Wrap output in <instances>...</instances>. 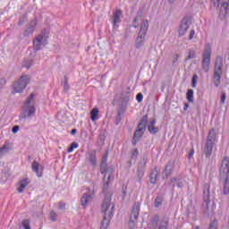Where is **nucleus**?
Wrapping results in <instances>:
<instances>
[{
  "mask_svg": "<svg viewBox=\"0 0 229 229\" xmlns=\"http://www.w3.org/2000/svg\"><path fill=\"white\" fill-rule=\"evenodd\" d=\"M145 38H146V36L138 34V37H137L136 42H135L136 49H140V47L144 46Z\"/></svg>",
  "mask_w": 229,
  "mask_h": 229,
  "instance_id": "20",
  "label": "nucleus"
},
{
  "mask_svg": "<svg viewBox=\"0 0 229 229\" xmlns=\"http://www.w3.org/2000/svg\"><path fill=\"white\" fill-rule=\"evenodd\" d=\"M195 55H196V52H194V50H190L189 55L186 57V60H192V58H194Z\"/></svg>",
  "mask_w": 229,
  "mask_h": 229,
  "instance_id": "41",
  "label": "nucleus"
},
{
  "mask_svg": "<svg viewBox=\"0 0 229 229\" xmlns=\"http://www.w3.org/2000/svg\"><path fill=\"white\" fill-rule=\"evenodd\" d=\"M208 229H217V221L211 222Z\"/></svg>",
  "mask_w": 229,
  "mask_h": 229,
  "instance_id": "47",
  "label": "nucleus"
},
{
  "mask_svg": "<svg viewBox=\"0 0 229 229\" xmlns=\"http://www.w3.org/2000/svg\"><path fill=\"white\" fill-rule=\"evenodd\" d=\"M124 112H126V107L122 106L118 109V118L121 119V115H123V114H124Z\"/></svg>",
  "mask_w": 229,
  "mask_h": 229,
  "instance_id": "42",
  "label": "nucleus"
},
{
  "mask_svg": "<svg viewBox=\"0 0 229 229\" xmlns=\"http://www.w3.org/2000/svg\"><path fill=\"white\" fill-rule=\"evenodd\" d=\"M91 114V121H97L98 115H99V109L98 108H93L90 112Z\"/></svg>",
  "mask_w": 229,
  "mask_h": 229,
  "instance_id": "30",
  "label": "nucleus"
},
{
  "mask_svg": "<svg viewBox=\"0 0 229 229\" xmlns=\"http://www.w3.org/2000/svg\"><path fill=\"white\" fill-rule=\"evenodd\" d=\"M192 157H194V149H193V148H192V149L191 150V152L189 153L188 158L191 159V158H192Z\"/></svg>",
  "mask_w": 229,
  "mask_h": 229,
  "instance_id": "56",
  "label": "nucleus"
},
{
  "mask_svg": "<svg viewBox=\"0 0 229 229\" xmlns=\"http://www.w3.org/2000/svg\"><path fill=\"white\" fill-rule=\"evenodd\" d=\"M37 26V21L33 20L30 21L23 32V37H30V35H32L33 31H35V27Z\"/></svg>",
  "mask_w": 229,
  "mask_h": 229,
  "instance_id": "15",
  "label": "nucleus"
},
{
  "mask_svg": "<svg viewBox=\"0 0 229 229\" xmlns=\"http://www.w3.org/2000/svg\"><path fill=\"white\" fill-rule=\"evenodd\" d=\"M121 15H123L121 10H116L113 13V16L111 17L113 28H117V26H119V22H121Z\"/></svg>",
  "mask_w": 229,
  "mask_h": 229,
  "instance_id": "13",
  "label": "nucleus"
},
{
  "mask_svg": "<svg viewBox=\"0 0 229 229\" xmlns=\"http://www.w3.org/2000/svg\"><path fill=\"white\" fill-rule=\"evenodd\" d=\"M21 225H22L24 229H31V227L30 226V220L29 219L23 220L21 222Z\"/></svg>",
  "mask_w": 229,
  "mask_h": 229,
  "instance_id": "38",
  "label": "nucleus"
},
{
  "mask_svg": "<svg viewBox=\"0 0 229 229\" xmlns=\"http://www.w3.org/2000/svg\"><path fill=\"white\" fill-rule=\"evenodd\" d=\"M210 199V184H205L204 186V201L208 205Z\"/></svg>",
  "mask_w": 229,
  "mask_h": 229,
  "instance_id": "22",
  "label": "nucleus"
},
{
  "mask_svg": "<svg viewBox=\"0 0 229 229\" xmlns=\"http://www.w3.org/2000/svg\"><path fill=\"white\" fill-rule=\"evenodd\" d=\"M177 187H179V189H182V187H183V182L178 181V182H177Z\"/></svg>",
  "mask_w": 229,
  "mask_h": 229,
  "instance_id": "58",
  "label": "nucleus"
},
{
  "mask_svg": "<svg viewBox=\"0 0 229 229\" xmlns=\"http://www.w3.org/2000/svg\"><path fill=\"white\" fill-rule=\"evenodd\" d=\"M33 65V60L32 59H25L22 64V67H25L26 69H30Z\"/></svg>",
  "mask_w": 229,
  "mask_h": 229,
  "instance_id": "31",
  "label": "nucleus"
},
{
  "mask_svg": "<svg viewBox=\"0 0 229 229\" xmlns=\"http://www.w3.org/2000/svg\"><path fill=\"white\" fill-rule=\"evenodd\" d=\"M136 99H137L138 103H142V99H144V96L142 95V93H139L136 96Z\"/></svg>",
  "mask_w": 229,
  "mask_h": 229,
  "instance_id": "48",
  "label": "nucleus"
},
{
  "mask_svg": "<svg viewBox=\"0 0 229 229\" xmlns=\"http://www.w3.org/2000/svg\"><path fill=\"white\" fill-rule=\"evenodd\" d=\"M146 124H148V115L142 116L140 119L139 124H138V129L134 132L133 140H139L140 137L144 135V131H146Z\"/></svg>",
  "mask_w": 229,
  "mask_h": 229,
  "instance_id": "8",
  "label": "nucleus"
},
{
  "mask_svg": "<svg viewBox=\"0 0 229 229\" xmlns=\"http://www.w3.org/2000/svg\"><path fill=\"white\" fill-rule=\"evenodd\" d=\"M10 149H12V143L6 142L1 148H0V158L4 157L6 153H9Z\"/></svg>",
  "mask_w": 229,
  "mask_h": 229,
  "instance_id": "19",
  "label": "nucleus"
},
{
  "mask_svg": "<svg viewBox=\"0 0 229 229\" xmlns=\"http://www.w3.org/2000/svg\"><path fill=\"white\" fill-rule=\"evenodd\" d=\"M119 123H121V115H120V119H119V114H117L115 124H119Z\"/></svg>",
  "mask_w": 229,
  "mask_h": 229,
  "instance_id": "57",
  "label": "nucleus"
},
{
  "mask_svg": "<svg viewBox=\"0 0 229 229\" xmlns=\"http://www.w3.org/2000/svg\"><path fill=\"white\" fill-rule=\"evenodd\" d=\"M101 174H104V182L114 180V165H106V169L104 172H101Z\"/></svg>",
  "mask_w": 229,
  "mask_h": 229,
  "instance_id": "10",
  "label": "nucleus"
},
{
  "mask_svg": "<svg viewBox=\"0 0 229 229\" xmlns=\"http://www.w3.org/2000/svg\"><path fill=\"white\" fill-rule=\"evenodd\" d=\"M1 81H2V83H4V84L6 83V80H4V79H2Z\"/></svg>",
  "mask_w": 229,
  "mask_h": 229,
  "instance_id": "62",
  "label": "nucleus"
},
{
  "mask_svg": "<svg viewBox=\"0 0 229 229\" xmlns=\"http://www.w3.org/2000/svg\"><path fill=\"white\" fill-rule=\"evenodd\" d=\"M19 129H20L19 125L13 127V130H12L13 133H17V131H19Z\"/></svg>",
  "mask_w": 229,
  "mask_h": 229,
  "instance_id": "55",
  "label": "nucleus"
},
{
  "mask_svg": "<svg viewBox=\"0 0 229 229\" xmlns=\"http://www.w3.org/2000/svg\"><path fill=\"white\" fill-rule=\"evenodd\" d=\"M214 144H216V130L211 129L208 135V140L204 147V154L207 158L212 155V149H214Z\"/></svg>",
  "mask_w": 229,
  "mask_h": 229,
  "instance_id": "4",
  "label": "nucleus"
},
{
  "mask_svg": "<svg viewBox=\"0 0 229 229\" xmlns=\"http://www.w3.org/2000/svg\"><path fill=\"white\" fill-rule=\"evenodd\" d=\"M221 173H225V174H228L229 173V167H228V161L226 160V158H225L222 161V167H221Z\"/></svg>",
  "mask_w": 229,
  "mask_h": 229,
  "instance_id": "25",
  "label": "nucleus"
},
{
  "mask_svg": "<svg viewBox=\"0 0 229 229\" xmlns=\"http://www.w3.org/2000/svg\"><path fill=\"white\" fill-rule=\"evenodd\" d=\"M28 185H30V181H28V179L21 180L19 182V187L17 188L18 192H24V190L26 189V187H28Z\"/></svg>",
  "mask_w": 229,
  "mask_h": 229,
  "instance_id": "21",
  "label": "nucleus"
},
{
  "mask_svg": "<svg viewBox=\"0 0 229 229\" xmlns=\"http://www.w3.org/2000/svg\"><path fill=\"white\" fill-rule=\"evenodd\" d=\"M137 157H139V150L138 149H134L133 152L131 153V158L133 160H135V158H137Z\"/></svg>",
  "mask_w": 229,
  "mask_h": 229,
  "instance_id": "50",
  "label": "nucleus"
},
{
  "mask_svg": "<svg viewBox=\"0 0 229 229\" xmlns=\"http://www.w3.org/2000/svg\"><path fill=\"white\" fill-rule=\"evenodd\" d=\"M59 208H60L61 210H65V203L60 202V203H59Z\"/></svg>",
  "mask_w": 229,
  "mask_h": 229,
  "instance_id": "54",
  "label": "nucleus"
},
{
  "mask_svg": "<svg viewBox=\"0 0 229 229\" xmlns=\"http://www.w3.org/2000/svg\"><path fill=\"white\" fill-rule=\"evenodd\" d=\"M228 4H229V0H223L222 6H221V12H226L228 10Z\"/></svg>",
  "mask_w": 229,
  "mask_h": 229,
  "instance_id": "36",
  "label": "nucleus"
},
{
  "mask_svg": "<svg viewBox=\"0 0 229 229\" xmlns=\"http://www.w3.org/2000/svg\"><path fill=\"white\" fill-rule=\"evenodd\" d=\"M178 60H180V54H174L172 56V65H176L178 64Z\"/></svg>",
  "mask_w": 229,
  "mask_h": 229,
  "instance_id": "33",
  "label": "nucleus"
},
{
  "mask_svg": "<svg viewBox=\"0 0 229 229\" xmlns=\"http://www.w3.org/2000/svg\"><path fill=\"white\" fill-rule=\"evenodd\" d=\"M174 1H176V0H169V3H171V4H173V3H174Z\"/></svg>",
  "mask_w": 229,
  "mask_h": 229,
  "instance_id": "63",
  "label": "nucleus"
},
{
  "mask_svg": "<svg viewBox=\"0 0 229 229\" xmlns=\"http://www.w3.org/2000/svg\"><path fill=\"white\" fill-rule=\"evenodd\" d=\"M162 201H164V197L162 196H157L155 199V207L158 208L160 205H162Z\"/></svg>",
  "mask_w": 229,
  "mask_h": 229,
  "instance_id": "34",
  "label": "nucleus"
},
{
  "mask_svg": "<svg viewBox=\"0 0 229 229\" xmlns=\"http://www.w3.org/2000/svg\"><path fill=\"white\" fill-rule=\"evenodd\" d=\"M47 44V41H46V38L42 35H38L36 37L35 40L33 41V47L35 51H40L44 46Z\"/></svg>",
  "mask_w": 229,
  "mask_h": 229,
  "instance_id": "9",
  "label": "nucleus"
},
{
  "mask_svg": "<svg viewBox=\"0 0 229 229\" xmlns=\"http://www.w3.org/2000/svg\"><path fill=\"white\" fill-rule=\"evenodd\" d=\"M104 186L102 188L103 192H106V191H108V183H110V181H108L107 179H106V181H104Z\"/></svg>",
  "mask_w": 229,
  "mask_h": 229,
  "instance_id": "43",
  "label": "nucleus"
},
{
  "mask_svg": "<svg viewBox=\"0 0 229 229\" xmlns=\"http://www.w3.org/2000/svg\"><path fill=\"white\" fill-rule=\"evenodd\" d=\"M191 22L189 21V20L183 19L179 29V37H183V35L187 33V30H189Z\"/></svg>",
  "mask_w": 229,
  "mask_h": 229,
  "instance_id": "14",
  "label": "nucleus"
},
{
  "mask_svg": "<svg viewBox=\"0 0 229 229\" xmlns=\"http://www.w3.org/2000/svg\"><path fill=\"white\" fill-rule=\"evenodd\" d=\"M146 164H148V161L146 160V158H143L138 165L137 176L139 180H141L142 176H144V167H146Z\"/></svg>",
  "mask_w": 229,
  "mask_h": 229,
  "instance_id": "16",
  "label": "nucleus"
},
{
  "mask_svg": "<svg viewBox=\"0 0 229 229\" xmlns=\"http://www.w3.org/2000/svg\"><path fill=\"white\" fill-rule=\"evenodd\" d=\"M194 30H191V31H190V35H189V39L190 40H192V38H194Z\"/></svg>",
  "mask_w": 229,
  "mask_h": 229,
  "instance_id": "53",
  "label": "nucleus"
},
{
  "mask_svg": "<svg viewBox=\"0 0 229 229\" xmlns=\"http://www.w3.org/2000/svg\"><path fill=\"white\" fill-rule=\"evenodd\" d=\"M195 229H199V226H196Z\"/></svg>",
  "mask_w": 229,
  "mask_h": 229,
  "instance_id": "64",
  "label": "nucleus"
},
{
  "mask_svg": "<svg viewBox=\"0 0 229 229\" xmlns=\"http://www.w3.org/2000/svg\"><path fill=\"white\" fill-rule=\"evenodd\" d=\"M223 192L225 196L229 194V176L225 179Z\"/></svg>",
  "mask_w": 229,
  "mask_h": 229,
  "instance_id": "28",
  "label": "nucleus"
},
{
  "mask_svg": "<svg viewBox=\"0 0 229 229\" xmlns=\"http://www.w3.org/2000/svg\"><path fill=\"white\" fill-rule=\"evenodd\" d=\"M225 101H226V93L222 92L221 98H220V103H221V105H224V104H225Z\"/></svg>",
  "mask_w": 229,
  "mask_h": 229,
  "instance_id": "45",
  "label": "nucleus"
},
{
  "mask_svg": "<svg viewBox=\"0 0 229 229\" xmlns=\"http://www.w3.org/2000/svg\"><path fill=\"white\" fill-rule=\"evenodd\" d=\"M30 75H22L16 82L13 84V94H21L24 89L30 83Z\"/></svg>",
  "mask_w": 229,
  "mask_h": 229,
  "instance_id": "5",
  "label": "nucleus"
},
{
  "mask_svg": "<svg viewBox=\"0 0 229 229\" xmlns=\"http://www.w3.org/2000/svg\"><path fill=\"white\" fill-rule=\"evenodd\" d=\"M76 131H77L76 129H72V135H75Z\"/></svg>",
  "mask_w": 229,
  "mask_h": 229,
  "instance_id": "61",
  "label": "nucleus"
},
{
  "mask_svg": "<svg viewBox=\"0 0 229 229\" xmlns=\"http://www.w3.org/2000/svg\"><path fill=\"white\" fill-rule=\"evenodd\" d=\"M178 182V179H176V177H173V178L170 179L169 185L173 189H174V182Z\"/></svg>",
  "mask_w": 229,
  "mask_h": 229,
  "instance_id": "46",
  "label": "nucleus"
},
{
  "mask_svg": "<svg viewBox=\"0 0 229 229\" xmlns=\"http://www.w3.org/2000/svg\"><path fill=\"white\" fill-rule=\"evenodd\" d=\"M187 108H189V104H185V105H184V108H183V110H184V111H186V110H187Z\"/></svg>",
  "mask_w": 229,
  "mask_h": 229,
  "instance_id": "60",
  "label": "nucleus"
},
{
  "mask_svg": "<svg viewBox=\"0 0 229 229\" xmlns=\"http://www.w3.org/2000/svg\"><path fill=\"white\" fill-rule=\"evenodd\" d=\"M148 28H149V22L148 20H144L141 23L138 35H143L146 37V34L148 33Z\"/></svg>",
  "mask_w": 229,
  "mask_h": 229,
  "instance_id": "17",
  "label": "nucleus"
},
{
  "mask_svg": "<svg viewBox=\"0 0 229 229\" xmlns=\"http://www.w3.org/2000/svg\"><path fill=\"white\" fill-rule=\"evenodd\" d=\"M158 221H160V218L158 217V216H155L148 225L150 226V228L156 229L158 226Z\"/></svg>",
  "mask_w": 229,
  "mask_h": 229,
  "instance_id": "26",
  "label": "nucleus"
},
{
  "mask_svg": "<svg viewBox=\"0 0 229 229\" xmlns=\"http://www.w3.org/2000/svg\"><path fill=\"white\" fill-rule=\"evenodd\" d=\"M221 76H223V57L217 56L215 62L214 69L215 87H219V85H221Z\"/></svg>",
  "mask_w": 229,
  "mask_h": 229,
  "instance_id": "3",
  "label": "nucleus"
},
{
  "mask_svg": "<svg viewBox=\"0 0 229 229\" xmlns=\"http://www.w3.org/2000/svg\"><path fill=\"white\" fill-rule=\"evenodd\" d=\"M35 98V94H30V96L27 98L25 101L21 114H20V119H27V117H33L35 115V113L37 112V108H35V101L33 99Z\"/></svg>",
  "mask_w": 229,
  "mask_h": 229,
  "instance_id": "2",
  "label": "nucleus"
},
{
  "mask_svg": "<svg viewBox=\"0 0 229 229\" xmlns=\"http://www.w3.org/2000/svg\"><path fill=\"white\" fill-rule=\"evenodd\" d=\"M79 145L77 142H72L70 145V148H68L67 152L68 153H72L74 151V149L78 148Z\"/></svg>",
  "mask_w": 229,
  "mask_h": 229,
  "instance_id": "35",
  "label": "nucleus"
},
{
  "mask_svg": "<svg viewBox=\"0 0 229 229\" xmlns=\"http://www.w3.org/2000/svg\"><path fill=\"white\" fill-rule=\"evenodd\" d=\"M108 160V154H106L103 157H102V162L100 165V173H105V170L106 169V162Z\"/></svg>",
  "mask_w": 229,
  "mask_h": 229,
  "instance_id": "23",
  "label": "nucleus"
},
{
  "mask_svg": "<svg viewBox=\"0 0 229 229\" xmlns=\"http://www.w3.org/2000/svg\"><path fill=\"white\" fill-rule=\"evenodd\" d=\"M98 144H99L100 146H103V144H105V136H104V135H100V136H99Z\"/></svg>",
  "mask_w": 229,
  "mask_h": 229,
  "instance_id": "51",
  "label": "nucleus"
},
{
  "mask_svg": "<svg viewBox=\"0 0 229 229\" xmlns=\"http://www.w3.org/2000/svg\"><path fill=\"white\" fill-rule=\"evenodd\" d=\"M212 56V48L210 46H207L204 49L202 55V69L205 72H208L210 68V58Z\"/></svg>",
  "mask_w": 229,
  "mask_h": 229,
  "instance_id": "7",
  "label": "nucleus"
},
{
  "mask_svg": "<svg viewBox=\"0 0 229 229\" xmlns=\"http://www.w3.org/2000/svg\"><path fill=\"white\" fill-rule=\"evenodd\" d=\"M219 1L220 0H214V4H215V6H216V8H218V6H219Z\"/></svg>",
  "mask_w": 229,
  "mask_h": 229,
  "instance_id": "59",
  "label": "nucleus"
},
{
  "mask_svg": "<svg viewBox=\"0 0 229 229\" xmlns=\"http://www.w3.org/2000/svg\"><path fill=\"white\" fill-rule=\"evenodd\" d=\"M57 217H58V215L56 214V212H55V211L50 212V220L55 222V221H56Z\"/></svg>",
  "mask_w": 229,
  "mask_h": 229,
  "instance_id": "40",
  "label": "nucleus"
},
{
  "mask_svg": "<svg viewBox=\"0 0 229 229\" xmlns=\"http://www.w3.org/2000/svg\"><path fill=\"white\" fill-rule=\"evenodd\" d=\"M155 124H157V120H155V118H152L149 120L148 127H153L155 126Z\"/></svg>",
  "mask_w": 229,
  "mask_h": 229,
  "instance_id": "52",
  "label": "nucleus"
},
{
  "mask_svg": "<svg viewBox=\"0 0 229 229\" xmlns=\"http://www.w3.org/2000/svg\"><path fill=\"white\" fill-rule=\"evenodd\" d=\"M88 160L90 165H96L97 158H96V151H91L89 153Z\"/></svg>",
  "mask_w": 229,
  "mask_h": 229,
  "instance_id": "24",
  "label": "nucleus"
},
{
  "mask_svg": "<svg viewBox=\"0 0 229 229\" xmlns=\"http://www.w3.org/2000/svg\"><path fill=\"white\" fill-rule=\"evenodd\" d=\"M140 212V203L136 202L134 203L131 212V216L129 221V229H135V225H137V219H139Z\"/></svg>",
  "mask_w": 229,
  "mask_h": 229,
  "instance_id": "6",
  "label": "nucleus"
},
{
  "mask_svg": "<svg viewBox=\"0 0 229 229\" xmlns=\"http://www.w3.org/2000/svg\"><path fill=\"white\" fill-rule=\"evenodd\" d=\"M115 206L112 203V195H106L102 203V212L104 214L100 229H107L110 219L114 216Z\"/></svg>",
  "mask_w": 229,
  "mask_h": 229,
  "instance_id": "1",
  "label": "nucleus"
},
{
  "mask_svg": "<svg viewBox=\"0 0 229 229\" xmlns=\"http://www.w3.org/2000/svg\"><path fill=\"white\" fill-rule=\"evenodd\" d=\"M168 225L169 224L167 220H163L161 221L158 229H167Z\"/></svg>",
  "mask_w": 229,
  "mask_h": 229,
  "instance_id": "37",
  "label": "nucleus"
},
{
  "mask_svg": "<svg viewBox=\"0 0 229 229\" xmlns=\"http://www.w3.org/2000/svg\"><path fill=\"white\" fill-rule=\"evenodd\" d=\"M130 101V93H127L122 100V105H124L125 103H128Z\"/></svg>",
  "mask_w": 229,
  "mask_h": 229,
  "instance_id": "44",
  "label": "nucleus"
},
{
  "mask_svg": "<svg viewBox=\"0 0 229 229\" xmlns=\"http://www.w3.org/2000/svg\"><path fill=\"white\" fill-rule=\"evenodd\" d=\"M39 164H38V162H37V161H33V163H32V171H34V173H36V174H37V176H42V173H39L38 172V167H39Z\"/></svg>",
  "mask_w": 229,
  "mask_h": 229,
  "instance_id": "27",
  "label": "nucleus"
},
{
  "mask_svg": "<svg viewBox=\"0 0 229 229\" xmlns=\"http://www.w3.org/2000/svg\"><path fill=\"white\" fill-rule=\"evenodd\" d=\"M160 173V170H158V167H155L151 174H150V183H153L155 185V183H157V179L158 178V174Z\"/></svg>",
  "mask_w": 229,
  "mask_h": 229,
  "instance_id": "18",
  "label": "nucleus"
},
{
  "mask_svg": "<svg viewBox=\"0 0 229 229\" xmlns=\"http://www.w3.org/2000/svg\"><path fill=\"white\" fill-rule=\"evenodd\" d=\"M71 89V87L69 86V79L64 76V92H69V89Z\"/></svg>",
  "mask_w": 229,
  "mask_h": 229,
  "instance_id": "32",
  "label": "nucleus"
},
{
  "mask_svg": "<svg viewBox=\"0 0 229 229\" xmlns=\"http://www.w3.org/2000/svg\"><path fill=\"white\" fill-rule=\"evenodd\" d=\"M196 80H198V75H193L192 81H191V87L193 89L196 88V83H197Z\"/></svg>",
  "mask_w": 229,
  "mask_h": 229,
  "instance_id": "49",
  "label": "nucleus"
},
{
  "mask_svg": "<svg viewBox=\"0 0 229 229\" xmlns=\"http://www.w3.org/2000/svg\"><path fill=\"white\" fill-rule=\"evenodd\" d=\"M148 130L149 133H152V135H155V133H158V127H148Z\"/></svg>",
  "mask_w": 229,
  "mask_h": 229,
  "instance_id": "39",
  "label": "nucleus"
},
{
  "mask_svg": "<svg viewBox=\"0 0 229 229\" xmlns=\"http://www.w3.org/2000/svg\"><path fill=\"white\" fill-rule=\"evenodd\" d=\"M186 98L190 103H194V90L188 89L186 93Z\"/></svg>",
  "mask_w": 229,
  "mask_h": 229,
  "instance_id": "29",
  "label": "nucleus"
},
{
  "mask_svg": "<svg viewBox=\"0 0 229 229\" xmlns=\"http://www.w3.org/2000/svg\"><path fill=\"white\" fill-rule=\"evenodd\" d=\"M92 198H94V191L84 193L81 199V205L87 207V205L92 201Z\"/></svg>",
  "mask_w": 229,
  "mask_h": 229,
  "instance_id": "12",
  "label": "nucleus"
},
{
  "mask_svg": "<svg viewBox=\"0 0 229 229\" xmlns=\"http://www.w3.org/2000/svg\"><path fill=\"white\" fill-rule=\"evenodd\" d=\"M174 169V163L169 161L163 171V180H167Z\"/></svg>",
  "mask_w": 229,
  "mask_h": 229,
  "instance_id": "11",
  "label": "nucleus"
}]
</instances>
